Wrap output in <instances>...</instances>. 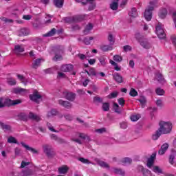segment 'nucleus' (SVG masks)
<instances>
[{
	"mask_svg": "<svg viewBox=\"0 0 176 176\" xmlns=\"http://www.w3.org/2000/svg\"><path fill=\"white\" fill-rule=\"evenodd\" d=\"M173 130V124L170 122H160V128L152 135V140L156 141L159 140L162 134H170Z\"/></svg>",
	"mask_w": 176,
	"mask_h": 176,
	"instance_id": "1",
	"label": "nucleus"
},
{
	"mask_svg": "<svg viewBox=\"0 0 176 176\" xmlns=\"http://www.w3.org/2000/svg\"><path fill=\"white\" fill-rule=\"evenodd\" d=\"M149 5L148 9H146L144 12V17L147 21H151L152 20V12H153L155 8H158L159 2L157 0L151 1Z\"/></svg>",
	"mask_w": 176,
	"mask_h": 176,
	"instance_id": "2",
	"label": "nucleus"
},
{
	"mask_svg": "<svg viewBox=\"0 0 176 176\" xmlns=\"http://www.w3.org/2000/svg\"><path fill=\"white\" fill-rule=\"evenodd\" d=\"M2 98H0V109L5 108V107H10V105L21 104V100H12L10 99H6L4 102H2Z\"/></svg>",
	"mask_w": 176,
	"mask_h": 176,
	"instance_id": "3",
	"label": "nucleus"
},
{
	"mask_svg": "<svg viewBox=\"0 0 176 176\" xmlns=\"http://www.w3.org/2000/svg\"><path fill=\"white\" fill-rule=\"evenodd\" d=\"M43 150L47 157H54V156H56V153L53 150V148L49 144L43 145Z\"/></svg>",
	"mask_w": 176,
	"mask_h": 176,
	"instance_id": "4",
	"label": "nucleus"
},
{
	"mask_svg": "<svg viewBox=\"0 0 176 176\" xmlns=\"http://www.w3.org/2000/svg\"><path fill=\"white\" fill-rule=\"evenodd\" d=\"M65 23L72 24L73 23H79L83 20V17L80 16H68L63 19Z\"/></svg>",
	"mask_w": 176,
	"mask_h": 176,
	"instance_id": "5",
	"label": "nucleus"
},
{
	"mask_svg": "<svg viewBox=\"0 0 176 176\" xmlns=\"http://www.w3.org/2000/svg\"><path fill=\"white\" fill-rule=\"evenodd\" d=\"M156 34L160 39H164L166 38V33H164V30H163V26L158 23L155 27Z\"/></svg>",
	"mask_w": 176,
	"mask_h": 176,
	"instance_id": "6",
	"label": "nucleus"
},
{
	"mask_svg": "<svg viewBox=\"0 0 176 176\" xmlns=\"http://www.w3.org/2000/svg\"><path fill=\"white\" fill-rule=\"evenodd\" d=\"M30 98L32 101L36 102V104H39V100H42V95L39 94L38 91H34L33 94L30 95Z\"/></svg>",
	"mask_w": 176,
	"mask_h": 176,
	"instance_id": "7",
	"label": "nucleus"
},
{
	"mask_svg": "<svg viewBox=\"0 0 176 176\" xmlns=\"http://www.w3.org/2000/svg\"><path fill=\"white\" fill-rule=\"evenodd\" d=\"M63 96H65V98L68 100V101H74L76 97V94L72 92H63Z\"/></svg>",
	"mask_w": 176,
	"mask_h": 176,
	"instance_id": "8",
	"label": "nucleus"
},
{
	"mask_svg": "<svg viewBox=\"0 0 176 176\" xmlns=\"http://www.w3.org/2000/svg\"><path fill=\"white\" fill-rule=\"evenodd\" d=\"M59 105H61V107H63L64 108H66L67 109H71L72 108V104L67 100H59L58 101Z\"/></svg>",
	"mask_w": 176,
	"mask_h": 176,
	"instance_id": "9",
	"label": "nucleus"
},
{
	"mask_svg": "<svg viewBox=\"0 0 176 176\" xmlns=\"http://www.w3.org/2000/svg\"><path fill=\"white\" fill-rule=\"evenodd\" d=\"M155 159H156V153H153L147 160V167L152 168L153 163H155Z\"/></svg>",
	"mask_w": 176,
	"mask_h": 176,
	"instance_id": "10",
	"label": "nucleus"
},
{
	"mask_svg": "<svg viewBox=\"0 0 176 176\" xmlns=\"http://www.w3.org/2000/svg\"><path fill=\"white\" fill-rule=\"evenodd\" d=\"M139 42L141 47L144 49H151L152 47V45H151V43H149V41H148L146 38L140 41Z\"/></svg>",
	"mask_w": 176,
	"mask_h": 176,
	"instance_id": "11",
	"label": "nucleus"
},
{
	"mask_svg": "<svg viewBox=\"0 0 176 176\" xmlns=\"http://www.w3.org/2000/svg\"><path fill=\"white\" fill-rule=\"evenodd\" d=\"M72 69H74V65L72 64L63 65L60 67V71L63 72H69L70 71H72Z\"/></svg>",
	"mask_w": 176,
	"mask_h": 176,
	"instance_id": "12",
	"label": "nucleus"
},
{
	"mask_svg": "<svg viewBox=\"0 0 176 176\" xmlns=\"http://www.w3.org/2000/svg\"><path fill=\"white\" fill-rule=\"evenodd\" d=\"M167 149H168V143H164L162 145L161 148L158 151V153L160 155H164V153H166V152L167 151Z\"/></svg>",
	"mask_w": 176,
	"mask_h": 176,
	"instance_id": "13",
	"label": "nucleus"
},
{
	"mask_svg": "<svg viewBox=\"0 0 176 176\" xmlns=\"http://www.w3.org/2000/svg\"><path fill=\"white\" fill-rule=\"evenodd\" d=\"M113 78L117 83H123V77L119 73H114Z\"/></svg>",
	"mask_w": 176,
	"mask_h": 176,
	"instance_id": "14",
	"label": "nucleus"
},
{
	"mask_svg": "<svg viewBox=\"0 0 176 176\" xmlns=\"http://www.w3.org/2000/svg\"><path fill=\"white\" fill-rule=\"evenodd\" d=\"M167 13H168L167 9L161 8L158 12V16L160 19H166V17L167 16Z\"/></svg>",
	"mask_w": 176,
	"mask_h": 176,
	"instance_id": "15",
	"label": "nucleus"
},
{
	"mask_svg": "<svg viewBox=\"0 0 176 176\" xmlns=\"http://www.w3.org/2000/svg\"><path fill=\"white\" fill-rule=\"evenodd\" d=\"M155 79L159 83H166V80L164 79V77H163V74L160 72L155 74Z\"/></svg>",
	"mask_w": 176,
	"mask_h": 176,
	"instance_id": "16",
	"label": "nucleus"
},
{
	"mask_svg": "<svg viewBox=\"0 0 176 176\" xmlns=\"http://www.w3.org/2000/svg\"><path fill=\"white\" fill-rule=\"evenodd\" d=\"M95 162H96V163L98 164V166H100V167H103L104 168H109V165L107 162L102 161L98 158H96Z\"/></svg>",
	"mask_w": 176,
	"mask_h": 176,
	"instance_id": "17",
	"label": "nucleus"
},
{
	"mask_svg": "<svg viewBox=\"0 0 176 176\" xmlns=\"http://www.w3.org/2000/svg\"><path fill=\"white\" fill-rule=\"evenodd\" d=\"M53 3L58 9H61L64 6V0H54Z\"/></svg>",
	"mask_w": 176,
	"mask_h": 176,
	"instance_id": "18",
	"label": "nucleus"
},
{
	"mask_svg": "<svg viewBox=\"0 0 176 176\" xmlns=\"http://www.w3.org/2000/svg\"><path fill=\"white\" fill-rule=\"evenodd\" d=\"M0 127L4 131H12V126L9 124H6L2 122H0Z\"/></svg>",
	"mask_w": 176,
	"mask_h": 176,
	"instance_id": "19",
	"label": "nucleus"
},
{
	"mask_svg": "<svg viewBox=\"0 0 176 176\" xmlns=\"http://www.w3.org/2000/svg\"><path fill=\"white\" fill-rule=\"evenodd\" d=\"M58 115V111L56 109H52L47 113V118H53V116H57Z\"/></svg>",
	"mask_w": 176,
	"mask_h": 176,
	"instance_id": "20",
	"label": "nucleus"
},
{
	"mask_svg": "<svg viewBox=\"0 0 176 176\" xmlns=\"http://www.w3.org/2000/svg\"><path fill=\"white\" fill-rule=\"evenodd\" d=\"M21 145H22V146H23V148H25V149H27V151H30V152H32L34 154L38 153L37 150H35V148H34L32 147H30V146L25 144V143H24L23 142H21Z\"/></svg>",
	"mask_w": 176,
	"mask_h": 176,
	"instance_id": "21",
	"label": "nucleus"
},
{
	"mask_svg": "<svg viewBox=\"0 0 176 176\" xmlns=\"http://www.w3.org/2000/svg\"><path fill=\"white\" fill-rule=\"evenodd\" d=\"M68 170H69V168H68L67 165H64L58 168L59 174H67L68 173Z\"/></svg>",
	"mask_w": 176,
	"mask_h": 176,
	"instance_id": "22",
	"label": "nucleus"
},
{
	"mask_svg": "<svg viewBox=\"0 0 176 176\" xmlns=\"http://www.w3.org/2000/svg\"><path fill=\"white\" fill-rule=\"evenodd\" d=\"M41 63H42V58H37L34 60L32 65V68H34V69H36L38 67H40Z\"/></svg>",
	"mask_w": 176,
	"mask_h": 176,
	"instance_id": "23",
	"label": "nucleus"
},
{
	"mask_svg": "<svg viewBox=\"0 0 176 176\" xmlns=\"http://www.w3.org/2000/svg\"><path fill=\"white\" fill-rule=\"evenodd\" d=\"M26 91L25 89L16 87L12 89V93H14V94H23V93H25Z\"/></svg>",
	"mask_w": 176,
	"mask_h": 176,
	"instance_id": "24",
	"label": "nucleus"
},
{
	"mask_svg": "<svg viewBox=\"0 0 176 176\" xmlns=\"http://www.w3.org/2000/svg\"><path fill=\"white\" fill-rule=\"evenodd\" d=\"M113 49V47L109 45H103L100 46V50H102V52H109Z\"/></svg>",
	"mask_w": 176,
	"mask_h": 176,
	"instance_id": "25",
	"label": "nucleus"
},
{
	"mask_svg": "<svg viewBox=\"0 0 176 176\" xmlns=\"http://www.w3.org/2000/svg\"><path fill=\"white\" fill-rule=\"evenodd\" d=\"M129 15L133 19L138 16V12H137V8H133L129 12Z\"/></svg>",
	"mask_w": 176,
	"mask_h": 176,
	"instance_id": "26",
	"label": "nucleus"
},
{
	"mask_svg": "<svg viewBox=\"0 0 176 176\" xmlns=\"http://www.w3.org/2000/svg\"><path fill=\"white\" fill-rule=\"evenodd\" d=\"M29 118L32 120H36V122H39L41 120V117L39 116L34 114V113L30 112L29 113Z\"/></svg>",
	"mask_w": 176,
	"mask_h": 176,
	"instance_id": "27",
	"label": "nucleus"
},
{
	"mask_svg": "<svg viewBox=\"0 0 176 176\" xmlns=\"http://www.w3.org/2000/svg\"><path fill=\"white\" fill-rule=\"evenodd\" d=\"M30 34V30L27 28H22L19 32V36H25Z\"/></svg>",
	"mask_w": 176,
	"mask_h": 176,
	"instance_id": "28",
	"label": "nucleus"
},
{
	"mask_svg": "<svg viewBox=\"0 0 176 176\" xmlns=\"http://www.w3.org/2000/svg\"><path fill=\"white\" fill-rule=\"evenodd\" d=\"M113 173H114V174H117L122 176H124V174H125L124 170H122V168H113Z\"/></svg>",
	"mask_w": 176,
	"mask_h": 176,
	"instance_id": "29",
	"label": "nucleus"
},
{
	"mask_svg": "<svg viewBox=\"0 0 176 176\" xmlns=\"http://www.w3.org/2000/svg\"><path fill=\"white\" fill-rule=\"evenodd\" d=\"M113 108L116 113H118V115H120V113H122V110L120 109V107L119 106V104H118V103L114 102Z\"/></svg>",
	"mask_w": 176,
	"mask_h": 176,
	"instance_id": "30",
	"label": "nucleus"
},
{
	"mask_svg": "<svg viewBox=\"0 0 176 176\" xmlns=\"http://www.w3.org/2000/svg\"><path fill=\"white\" fill-rule=\"evenodd\" d=\"M14 50L15 53H23L24 52V47H21L20 45H16L14 46Z\"/></svg>",
	"mask_w": 176,
	"mask_h": 176,
	"instance_id": "31",
	"label": "nucleus"
},
{
	"mask_svg": "<svg viewBox=\"0 0 176 176\" xmlns=\"http://www.w3.org/2000/svg\"><path fill=\"white\" fill-rule=\"evenodd\" d=\"M91 30H93V24L89 23L88 25H86V27L84 30V34L85 35H87V34H89V32H90V31H91Z\"/></svg>",
	"mask_w": 176,
	"mask_h": 176,
	"instance_id": "32",
	"label": "nucleus"
},
{
	"mask_svg": "<svg viewBox=\"0 0 176 176\" xmlns=\"http://www.w3.org/2000/svg\"><path fill=\"white\" fill-rule=\"evenodd\" d=\"M119 0H117V1H113L111 4H110V8L112 10H118V8H119V4L118 2Z\"/></svg>",
	"mask_w": 176,
	"mask_h": 176,
	"instance_id": "33",
	"label": "nucleus"
},
{
	"mask_svg": "<svg viewBox=\"0 0 176 176\" xmlns=\"http://www.w3.org/2000/svg\"><path fill=\"white\" fill-rule=\"evenodd\" d=\"M64 52V47L61 45H58L55 47V53L58 54H61Z\"/></svg>",
	"mask_w": 176,
	"mask_h": 176,
	"instance_id": "34",
	"label": "nucleus"
},
{
	"mask_svg": "<svg viewBox=\"0 0 176 176\" xmlns=\"http://www.w3.org/2000/svg\"><path fill=\"white\" fill-rule=\"evenodd\" d=\"M153 171L157 174H163V170L158 166H153Z\"/></svg>",
	"mask_w": 176,
	"mask_h": 176,
	"instance_id": "35",
	"label": "nucleus"
},
{
	"mask_svg": "<svg viewBox=\"0 0 176 176\" xmlns=\"http://www.w3.org/2000/svg\"><path fill=\"white\" fill-rule=\"evenodd\" d=\"M56 35V28H52L50 31H49L47 34H44L43 36H54Z\"/></svg>",
	"mask_w": 176,
	"mask_h": 176,
	"instance_id": "36",
	"label": "nucleus"
},
{
	"mask_svg": "<svg viewBox=\"0 0 176 176\" xmlns=\"http://www.w3.org/2000/svg\"><path fill=\"white\" fill-rule=\"evenodd\" d=\"M94 102L95 104H96V102H98V104H102V102H104V99L102 98H100V96H94Z\"/></svg>",
	"mask_w": 176,
	"mask_h": 176,
	"instance_id": "37",
	"label": "nucleus"
},
{
	"mask_svg": "<svg viewBox=\"0 0 176 176\" xmlns=\"http://www.w3.org/2000/svg\"><path fill=\"white\" fill-rule=\"evenodd\" d=\"M155 93H156L157 96H164V94L166 92L164 91V89H163L160 87H158L155 89Z\"/></svg>",
	"mask_w": 176,
	"mask_h": 176,
	"instance_id": "38",
	"label": "nucleus"
},
{
	"mask_svg": "<svg viewBox=\"0 0 176 176\" xmlns=\"http://www.w3.org/2000/svg\"><path fill=\"white\" fill-rule=\"evenodd\" d=\"M8 142L9 144H17V145H19V142H17V140H16V138L13 136H10L8 139Z\"/></svg>",
	"mask_w": 176,
	"mask_h": 176,
	"instance_id": "39",
	"label": "nucleus"
},
{
	"mask_svg": "<svg viewBox=\"0 0 176 176\" xmlns=\"http://www.w3.org/2000/svg\"><path fill=\"white\" fill-rule=\"evenodd\" d=\"M102 109L104 112H108V111H109V102L102 103Z\"/></svg>",
	"mask_w": 176,
	"mask_h": 176,
	"instance_id": "40",
	"label": "nucleus"
},
{
	"mask_svg": "<svg viewBox=\"0 0 176 176\" xmlns=\"http://www.w3.org/2000/svg\"><path fill=\"white\" fill-rule=\"evenodd\" d=\"M98 60L100 61V63L101 64V65H102L103 67H104V65H107V58H105V56H100L98 58Z\"/></svg>",
	"mask_w": 176,
	"mask_h": 176,
	"instance_id": "41",
	"label": "nucleus"
},
{
	"mask_svg": "<svg viewBox=\"0 0 176 176\" xmlns=\"http://www.w3.org/2000/svg\"><path fill=\"white\" fill-rule=\"evenodd\" d=\"M132 162H133V160H131V158L130 157H124L122 160V163H123L124 164H131Z\"/></svg>",
	"mask_w": 176,
	"mask_h": 176,
	"instance_id": "42",
	"label": "nucleus"
},
{
	"mask_svg": "<svg viewBox=\"0 0 176 176\" xmlns=\"http://www.w3.org/2000/svg\"><path fill=\"white\" fill-rule=\"evenodd\" d=\"M23 176H31L33 174L32 170L27 169L22 171Z\"/></svg>",
	"mask_w": 176,
	"mask_h": 176,
	"instance_id": "43",
	"label": "nucleus"
},
{
	"mask_svg": "<svg viewBox=\"0 0 176 176\" xmlns=\"http://www.w3.org/2000/svg\"><path fill=\"white\" fill-rule=\"evenodd\" d=\"M138 101L140 102L142 108H145V105L146 104V99H145V98L142 97L140 99H138Z\"/></svg>",
	"mask_w": 176,
	"mask_h": 176,
	"instance_id": "44",
	"label": "nucleus"
},
{
	"mask_svg": "<svg viewBox=\"0 0 176 176\" xmlns=\"http://www.w3.org/2000/svg\"><path fill=\"white\" fill-rule=\"evenodd\" d=\"M141 116H140V114L133 115L131 116V120L132 122H137V120H139Z\"/></svg>",
	"mask_w": 176,
	"mask_h": 176,
	"instance_id": "45",
	"label": "nucleus"
},
{
	"mask_svg": "<svg viewBox=\"0 0 176 176\" xmlns=\"http://www.w3.org/2000/svg\"><path fill=\"white\" fill-rule=\"evenodd\" d=\"M129 94L131 97H137L138 92L134 88H131Z\"/></svg>",
	"mask_w": 176,
	"mask_h": 176,
	"instance_id": "46",
	"label": "nucleus"
},
{
	"mask_svg": "<svg viewBox=\"0 0 176 176\" xmlns=\"http://www.w3.org/2000/svg\"><path fill=\"white\" fill-rule=\"evenodd\" d=\"M79 162H81V163H83L84 164H90V161L89 160L84 158V157H80L78 158Z\"/></svg>",
	"mask_w": 176,
	"mask_h": 176,
	"instance_id": "47",
	"label": "nucleus"
},
{
	"mask_svg": "<svg viewBox=\"0 0 176 176\" xmlns=\"http://www.w3.org/2000/svg\"><path fill=\"white\" fill-rule=\"evenodd\" d=\"M94 38L93 37H85L84 38V43L85 45H90L91 41H93Z\"/></svg>",
	"mask_w": 176,
	"mask_h": 176,
	"instance_id": "48",
	"label": "nucleus"
},
{
	"mask_svg": "<svg viewBox=\"0 0 176 176\" xmlns=\"http://www.w3.org/2000/svg\"><path fill=\"white\" fill-rule=\"evenodd\" d=\"M76 136L79 137V138H81V140H86V138H87V135L83 133H76Z\"/></svg>",
	"mask_w": 176,
	"mask_h": 176,
	"instance_id": "49",
	"label": "nucleus"
},
{
	"mask_svg": "<svg viewBox=\"0 0 176 176\" xmlns=\"http://www.w3.org/2000/svg\"><path fill=\"white\" fill-rule=\"evenodd\" d=\"M113 60L114 61H116V63H120L123 60V58L120 55H115L113 56Z\"/></svg>",
	"mask_w": 176,
	"mask_h": 176,
	"instance_id": "50",
	"label": "nucleus"
},
{
	"mask_svg": "<svg viewBox=\"0 0 176 176\" xmlns=\"http://www.w3.org/2000/svg\"><path fill=\"white\" fill-rule=\"evenodd\" d=\"M118 102L119 105L121 107H124V104L126 103V100H124V98H120L118 99Z\"/></svg>",
	"mask_w": 176,
	"mask_h": 176,
	"instance_id": "51",
	"label": "nucleus"
},
{
	"mask_svg": "<svg viewBox=\"0 0 176 176\" xmlns=\"http://www.w3.org/2000/svg\"><path fill=\"white\" fill-rule=\"evenodd\" d=\"M61 60H63V56L58 54L55 53L54 61H61Z\"/></svg>",
	"mask_w": 176,
	"mask_h": 176,
	"instance_id": "52",
	"label": "nucleus"
},
{
	"mask_svg": "<svg viewBox=\"0 0 176 176\" xmlns=\"http://www.w3.org/2000/svg\"><path fill=\"white\" fill-rule=\"evenodd\" d=\"M98 72L94 70V69H89V76H97L98 77Z\"/></svg>",
	"mask_w": 176,
	"mask_h": 176,
	"instance_id": "53",
	"label": "nucleus"
},
{
	"mask_svg": "<svg viewBox=\"0 0 176 176\" xmlns=\"http://www.w3.org/2000/svg\"><path fill=\"white\" fill-rule=\"evenodd\" d=\"M8 83L10 86H14V85H16V80H14L13 78H10L8 80Z\"/></svg>",
	"mask_w": 176,
	"mask_h": 176,
	"instance_id": "54",
	"label": "nucleus"
},
{
	"mask_svg": "<svg viewBox=\"0 0 176 176\" xmlns=\"http://www.w3.org/2000/svg\"><path fill=\"white\" fill-rule=\"evenodd\" d=\"M142 175L144 176H152V172H151V170L148 169H146L143 171Z\"/></svg>",
	"mask_w": 176,
	"mask_h": 176,
	"instance_id": "55",
	"label": "nucleus"
},
{
	"mask_svg": "<svg viewBox=\"0 0 176 176\" xmlns=\"http://www.w3.org/2000/svg\"><path fill=\"white\" fill-rule=\"evenodd\" d=\"M116 97H118V92H113L107 96L110 100L112 98H116Z\"/></svg>",
	"mask_w": 176,
	"mask_h": 176,
	"instance_id": "56",
	"label": "nucleus"
},
{
	"mask_svg": "<svg viewBox=\"0 0 176 176\" xmlns=\"http://www.w3.org/2000/svg\"><path fill=\"white\" fill-rule=\"evenodd\" d=\"M18 79L22 82V83H25V77L21 74H18L17 75Z\"/></svg>",
	"mask_w": 176,
	"mask_h": 176,
	"instance_id": "57",
	"label": "nucleus"
},
{
	"mask_svg": "<svg viewBox=\"0 0 176 176\" xmlns=\"http://www.w3.org/2000/svg\"><path fill=\"white\" fill-rule=\"evenodd\" d=\"M64 118L66 119V120H69V122L74 119V117H72L71 114H65Z\"/></svg>",
	"mask_w": 176,
	"mask_h": 176,
	"instance_id": "58",
	"label": "nucleus"
},
{
	"mask_svg": "<svg viewBox=\"0 0 176 176\" xmlns=\"http://www.w3.org/2000/svg\"><path fill=\"white\" fill-rule=\"evenodd\" d=\"M15 156H19L20 153H21V149L19 148V147H16L14 148Z\"/></svg>",
	"mask_w": 176,
	"mask_h": 176,
	"instance_id": "59",
	"label": "nucleus"
},
{
	"mask_svg": "<svg viewBox=\"0 0 176 176\" xmlns=\"http://www.w3.org/2000/svg\"><path fill=\"white\" fill-rule=\"evenodd\" d=\"M94 9H96V2L95 3H92L91 4H89V8H88V10H94Z\"/></svg>",
	"mask_w": 176,
	"mask_h": 176,
	"instance_id": "60",
	"label": "nucleus"
},
{
	"mask_svg": "<svg viewBox=\"0 0 176 176\" xmlns=\"http://www.w3.org/2000/svg\"><path fill=\"white\" fill-rule=\"evenodd\" d=\"M109 41L111 43V45H113V43H115V40H113V36L110 34H109Z\"/></svg>",
	"mask_w": 176,
	"mask_h": 176,
	"instance_id": "61",
	"label": "nucleus"
},
{
	"mask_svg": "<svg viewBox=\"0 0 176 176\" xmlns=\"http://www.w3.org/2000/svg\"><path fill=\"white\" fill-rule=\"evenodd\" d=\"M56 142L58 144H67V141H65V140H64L61 138H58V140H56Z\"/></svg>",
	"mask_w": 176,
	"mask_h": 176,
	"instance_id": "62",
	"label": "nucleus"
},
{
	"mask_svg": "<svg viewBox=\"0 0 176 176\" xmlns=\"http://www.w3.org/2000/svg\"><path fill=\"white\" fill-rule=\"evenodd\" d=\"M123 49L124 52H131V46L130 45H124Z\"/></svg>",
	"mask_w": 176,
	"mask_h": 176,
	"instance_id": "63",
	"label": "nucleus"
},
{
	"mask_svg": "<svg viewBox=\"0 0 176 176\" xmlns=\"http://www.w3.org/2000/svg\"><path fill=\"white\" fill-rule=\"evenodd\" d=\"M155 104L157 107H163V101L160 99L157 100Z\"/></svg>",
	"mask_w": 176,
	"mask_h": 176,
	"instance_id": "64",
	"label": "nucleus"
}]
</instances>
